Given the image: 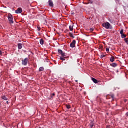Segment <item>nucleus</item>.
Listing matches in <instances>:
<instances>
[{
    "label": "nucleus",
    "instance_id": "nucleus-1",
    "mask_svg": "<svg viewBox=\"0 0 128 128\" xmlns=\"http://www.w3.org/2000/svg\"><path fill=\"white\" fill-rule=\"evenodd\" d=\"M8 18L10 24H14V18H12V15L8 14Z\"/></svg>",
    "mask_w": 128,
    "mask_h": 128
},
{
    "label": "nucleus",
    "instance_id": "nucleus-2",
    "mask_svg": "<svg viewBox=\"0 0 128 128\" xmlns=\"http://www.w3.org/2000/svg\"><path fill=\"white\" fill-rule=\"evenodd\" d=\"M110 22H106L102 24V26H104V28H106L107 30H108V28H110Z\"/></svg>",
    "mask_w": 128,
    "mask_h": 128
},
{
    "label": "nucleus",
    "instance_id": "nucleus-3",
    "mask_svg": "<svg viewBox=\"0 0 128 128\" xmlns=\"http://www.w3.org/2000/svg\"><path fill=\"white\" fill-rule=\"evenodd\" d=\"M28 62V58H25L22 60V64H23V66H26Z\"/></svg>",
    "mask_w": 128,
    "mask_h": 128
},
{
    "label": "nucleus",
    "instance_id": "nucleus-4",
    "mask_svg": "<svg viewBox=\"0 0 128 128\" xmlns=\"http://www.w3.org/2000/svg\"><path fill=\"white\" fill-rule=\"evenodd\" d=\"M58 52L60 54H61L62 56L64 57L66 56V53H64L62 50H58Z\"/></svg>",
    "mask_w": 128,
    "mask_h": 128
},
{
    "label": "nucleus",
    "instance_id": "nucleus-5",
    "mask_svg": "<svg viewBox=\"0 0 128 128\" xmlns=\"http://www.w3.org/2000/svg\"><path fill=\"white\" fill-rule=\"evenodd\" d=\"M16 14H22V9L20 8H18L15 10Z\"/></svg>",
    "mask_w": 128,
    "mask_h": 128
},
{
    "label": "nucleus",
    "instance_id": "nucleus-6",
    "mask_svg": "<svg viewBox=\"0 0 128 128\" xmlns=\"http://www.w3.org/2000/svg\"><path fill=\"white\" fill-rule=\"evenodd\" d=\"M76 40H73L72 42L70 44V48H74L76 46Z\"/></svg>",
    "mask_w": 128,
    "mask_h": 128
},
{
    "label": "nucleus",
    "instance_id": "nucleus-7",
    "mask_svg": "<svg viewBox=\"0 0 128 128\" xmlns=\"http://www.w3.org/2000/svg\"><path fill=\"white\" fill-rule=\"evenodd\" d=\"M112 98V100H114V94H112L106 96V98Z\"/></svg>",
    "mask_w": 128,
    "mask_h": 128
},
{
    "label": "nucleus",
    "instance_id": "nucleus-8",
    "mask_svg": "<svg viewBox=\"0 0 128 128\" xmlns=\"http://www.w3.org/2000/svg\"><path fill=\"white\" fill-rule=\"evenodd\" d=\"M48 4L50 6H54V2H52V0H49L48 1Z\"/></svg>",
    "mask_w": 128,
    "mask_h": 128
},
{
    "label": "nucleus",
    "instance_id": "nucleus-9",
    "mask_svg": "<svg viewBox=\"0 0 128 128\" xmlns=\"http://www.w3.org/2000/svg\"><path fill=\"white\" fill-rule=\"evenodd\" d=\"M18 50H22V44L18 43Z\"/></svg>",
    "mask_w": 128,
    "mask_h": 128
},
{
    "label": "nucleus",
    "instance_id": "nucleus-10",
    "mask_svg": "<svg viewBox=\"0 0 128 128\" xmlns=\"http://www.w3.org/2000/svg\"><path fill=\"white\" fill-rule=\"evenodd\" d=\"M111 66H112V68H116V66H118V64L116 63H112L110 64Z\"/></svg>",
    "mask_w": 128,
    "mask_h": 128
},
{
    "label": "nucleus",
    "instance_id": "nucleus-11",
    "mask_svg": "<svg viewBox=\"0 0 128 128\" xmlns=\"http://www.w3.org/2000/svg\"><path fill=\"white\" fill-rule=\"evenodd\" d=\"M110 62H114V56H112L110 58Z\"/></svg>",
    "mask_w": 128,
    "mask_h": 128
},
{
    "label": "nucleus",
    "instance_id": "nucleus-12",
    "mask_svg": "<svg viewBox=\"0 0 128 128\" xmlns=\"http://www.w3.org/2000/svg\"><path fill=\"white\" fill-rule=\"evenodd\" d=\"M92 80L94 84H98V80L94 78H92Z\"/></svg>",
    "mask_w": 128,
    "mask_h": 128
},
{
    "label": "nucleus",
    "instance_id": "nucleus-13",
    "mask_svg": "<svg viewBox=\"0 0 128 128\" xmlns=\"http://www.w3.org/2000/svg\"><path fill=\"white\" fill-rule=\"evenodd\" d=\"M1 98H2V100H8V98H6L5 96H2Z\"/></svg>",
    "mask_w": 128,
    "mask_h": 128
},
{
    "label": "nucleus",
    "instance_id": "nucleus-14",
    "mask_svg": "<svg viewBox=\"0 0 128 128\" xmlns=\"http://www.w3.org/2000/svg\"><path fill=\"white\" fill-rule=\"evenodd\" d=\"M69 30H74V25H70L69 26Z\"/></svg>",
    "mask_w": 128,
    "mask_h": 128
},
{
    "label": "nucleus",
    "instance_id": "nucleus-15",
    "mask_svg": "<svg viewBox=\"0 0 128 128\" xmlns=\"http://www.w3.org/2000/svg\"><path fill=\"white\" fill-rule=\"evenodd\" d=\"M121 38H126V35L124 34H121Z\"/></svg>",
    "mask_w": 128,
    "mask_h": 128
},
{
    "label": "nucleus",
    "instance_id": "nucleus-16",
    "mask_svg": "<svg viewBox=\"0 0 128 128\" xmlns=\"http://www.w3.org/2000/svg\"><path fill=\"white\" fill-rule=\"evenodd\" d=\"M44 39H42V38L40 39V43L42 45L44 44Z\"/></svg>",
    "mask_w": 128,
    "mask_h": 128
},
{
    "label": "nucleus",
    "instance_id": "nucleus-17",
    "mask_svg": "<svg viewBox=\"0 0 128 128\" xmlns=\"http://www.w3.org/2000/svg\"><path fill=\"white\" fill-rule=\"evenodd\" d=\"M44 70V67H40L39 68V71L40 72H42Z\"/></svg>",
    "mask_w": 128,
    "mask_h": 128
},
{
    "label": "nucleus",
    "instance_id": "nucleus-18",
    "mask_svg": "<svg viewBox=\"0 0 128 128\" xmlns=\"http://www.w3.org/2000/svg\"><path fill=\"white\" fill-rule=\"evenodd\" d=\"M69 34H70V36L71 38H74V36L72 33L70 32Z\"/></svg>",
    "mask_w": 128,
    "mask_h": 128
},
{
    "label": "nucleus",
    "instance_id": "nucleus-19",
    "mask_svg": "<svg viewBox=\"0 0 128 128\" xmlns=\"http://www.w3.org/2000/svg\"><path fill=\"white\" fill-rule=\"evenodd\" d=\"M124 40L125 42H126V44H128V38H124Z\"/></svg>",
    "mask_w": 128,
    "mask_h": 128
},
{
    "label": "nucleus",
    "instance_id": "nucleus-20",
    "mask_svg": "<svg viewBox=\"0 0 128 128\" xmlns=\"http://www.w3.org/2000/svg\"><path fill=\"white\" fill-rule=\"evenodd\" d=\"M60 60H66V57H60Z\"/></svg>",
    "mask_w": 128,
    "mask_h": 128
},
{
    "label": "nucleus",
    "instance_id": "nucleus-21",
    "mask_svg": "<svg viewBox=\"0 0 128 128\" xmlns=\"http://www.w3.org/2000/svg\"><path fill=\"white\" fill-rule=\"evenodd\" d=\"M120 34H124V30H121L120 31Z\"/></svg>",
    "mask_w": 128,
    "mask_h": 128
},
{
    "label": "nucleus",
    "instance_id": "nucleus-22",
    "mask_svg": "<svg viewBox=\"0 0 128 128\" xmlns=\"http://www.w3.org/2000/svg\"><path fill=\"white\" fill-rule=\"evenodd\" d=\"M66 108H67L70 109V105H66Z\"/></svg>",
    "mask_w": 128,
    "mask_h": 128
},
{
    "label": "nucleus",
    "instance_id": "nucleus-23",
    "mask_svg": "<svg viewBox=\"0 0 128 128\" xmlns=\"http://www.w3.org/2000/svg\"><path fill=\"white\" fill-rule=\"evenodd\" d=\"M89 30H90V32H94V28H90Z\"/></svg>",
    "mask_w": 128,
    "mask_h": 128
},
{
    "label": "nucleus",
    "instance_id": "nucleus-24",
    "mask_svg": "<svg viewBox=\"0 0 128 128\" xmlns=\"http://www.w3.org/2000/svg\"><path fill=\"white\" fill-rule=\"evenodd\" d=\"M104 56H106V55H104V54L100 55V58H104Z\"/></svg>",
    "mask_w": 128,
    "mask_h": 128
},
{
    "label": "nucleus",
    "instance_id": "nucleus-25",
    "mask_svg": "<svg viewBox=\"0 0 128 128\" xmlns=\"http://www.w3.org/2000/svg\"><path fill=\"white\" fill-rule=\"evenodd\" d=\"M92 126H94V124L92 123L90 125V128H92Z\"/></svg>",
    "mask_w": 128,
    "mask_h": 128
},
{
    "label": "nucleus",
    "instance_id": "nucleus-26",
    "mask_svg": "<svg viewBox=\"0 0 128 128\" xmlns=\"http://www.w3.org/2000/svg\"><path fill=\"white\" fill-rule=\"evenodd\" d=\"M106 52H110V48H106Z\"/></svg>",
    "mask_w": 128,
    "mask_h": 128
},
{
    "label": "nucleus",
    "instance_id": "nucleus-27",
    "mask_svg": "<svg viewBox=\"0 0 128 128\" xmlns=\"http://www.w3.org/2000/svg\"><path fill=\"white\" fill-rule=\"evenodd\" d=\"M126 118H128V112L126 114Z\"/></svg>",
    "mask_w": 128,
    "mask_h": 128
},
{
    "label": "nucleus",
    "instance_id": "nucleus-28",
    "mask_svg": "<svg viewBox=\"0 0 128 128\" xmlns=\"http://www.w3.org/2000/svg\"><path fill=\"white\" fill-rule=\"evenodd\" d=\"M0 56H2V52L0 50Z\"/></svg>",
    "mask_w": 128,
    "mask_h": 128
},
{
    "label": "nucleus",
    "instance_id": "nucleus-29",
    "mask_svg": "<svg viewBox=\"0 0 128 128\" xmlns=\"http://www.w3.org/2000/svg\"><path fill=\"white\" fill-rule=\"evenodd\" d=\"M44 24H46V20H44Z\"/></svg>",
    "mask_w": 128,
    "mask_h": 128
},
{
    "label": "nucleus",
    "instance_id": "nucleus-30",
    "mask_svg": "<svg viewBox=\"0 0 128 128\" xmlns=\"http://www.w3.org/2000/svg\"><path fill=\"white\" fill-rule=\"evenodd\" d=\"M6 102L7 104H9L8 101H6Z\"/></svg>",
    "mask_w": 128,
    "mask_h": 128
},
{
    "label": "nucleus",
    "instance_id": "nucleus-31",
    "mask_svg": "<svg viewBox=\"0 0 128 128\" xmlns=\"http://www.w3.org/2000/svg\"><path fill=\"white\" fill-rule=\"evenodd\" d=\"M54 93L52 94V95L54 96Z\"/></svg>",
    "mask_w": 128,
    "mask_h": 128
},
{
    "label": "nucleus",
    "instance_id": "nucleus-32",
    "mask_svg": "<svg viewBox=\"0 0 128 128\" xmlns=\"http://www.w3.org/2000/svg\"><path fill=\"white\" fill-rule=\"evenodd\" d=\"M0 106H2V104L0 102Z\"/></svg>",
    "mask_w": 128,
    "mask_h": 128
},
{
    "label": "nucleus",
    "instance_id": "nucleus-33",
    "mask_svg": "<svg viewBox=\"0 0 128 128\" xmlns=\"http://www.w3.org/2000/svg\"><path fill=\"white\" fill-rule=\"evenodd\" d=\"M124 102H126V100H124Z\"/></svg>",
    "mask_w": 128,
    "mask_h": 128
},
{
    "label": "nucleus",
    "instance_id": "nucleus-34",
    "mask_svg": "<svg viewBox=\"0 0 128 128\" xmlns=\"http://www.w3.org/2000/svg\"><path fill=\"white\" fill-rule=\"evenodd\" d=\"M66 6H65V8H66Z\"/></svg>",
    "mask_w": 128,
    "mask_h": 128
},
{
    "label": "nucleus",
    "instance_id": "nucleus-35",
    "mask_svg": "<svg viewBox=\"0 0 128 128\" xmlns=\"http://www.w3.org/2000/svg\"><path fill=\"white\" fill-rule=\"evenodd\" d=\"M76 82H78V80H76Z\"/></svg>",
    "mask_w": 128,
    "mask_h": 128
}]
</instances>
